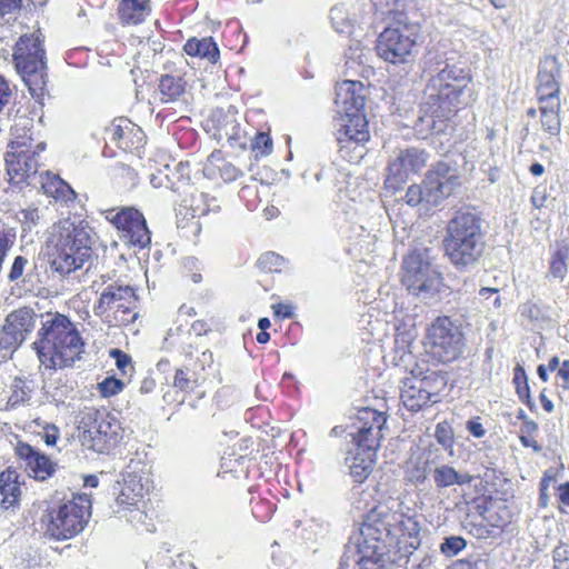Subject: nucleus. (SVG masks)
<instances>
[{
  "label": "nucleus",
  "mask_w": 569,
  "mask_h": 569,
  "mask_svg": "<svg viewBox=\"0 0 569 569\" xmlns=\"http://www.w3.org/2000/svg\"><path fill=\"white\" fill-rule=\"evenodd\" d=\"M470 74L463 68L446 64L432 76L426 87V104L432 110L419 116L413 123V129L419 136L425 137L436 123L435 118L445 117L448 112L471 100Z\"/></svg>",
  "instance_id": "1"
},
{
  "label": "nucleus",
  "mask_w": 569,
  "mask_h": 569,
  "mask_svg": "<svg viewBox=\"0 0 569 569\" xmlns=\"http://www.w3.org/2000/svg\"><path fill=\"white\" fill-rule=\"evenodd\" d=\"M553 480H555V477L550 473V470H547L540 480L538 505L541 508H546L548 505V501H549L548 489H549L550 482Z\"/></svg>",
  "instance_id": "50"
},
{
  "label": "nucleus",
  "mask_w": 569,
  "mask_h": 569,
  "mask_svg": "<svg viewBox=\"0 0 569 569\" xmlns=\"http://www.w3.org/2000/svg\"><path fill=\"white\" fill-rule=\"evenodd\" d=\"M197 380L192 379L187 370L178 369L174 375L173 386L182 391H191Z\"/></svg>",
  "instance_id": "49"
},
{
  "label": "nucleus",
  "mask_w": 569,
  "mask_h": 569,
  "mask_svg": "<svg viewBox=\"0 0 569 569\" xmlns=\"http://www.w3.org/2000/svg\"><path fill=\"white\" fill-rule=\"evenodd\" d=\"M190 209L192 211V217H197L206 214L209 211H218L220 209V204L214 197L201 193L199 198L193 199Z\"/></svg>",
  "instance_id": "41"
},
{
  "label": "nucleus",
  "mask_w": 569,
  "mask_h": 569,
  "mask_svg": "<svg viewBox=\"0 0 569 569\" xmlns=\"http://www.w3.org/2000/svg\"><path fill=\"white\" fill-rule=\"evenodd\" d=\"M219 172L220 177L227 182H232L242 176V172L236 166L226 161L219 167Z\"/></svg>",
  "instance_id": "56"
},
{
  "label": "nucleus",
  "mask_w": 569,
  "mask_h": 569,
  "mask_svg": "<svg viewBox=\"0 0 569 569\" xmlns=\"http://www.w3.org/2000/svg\"><path fill=\"white\" fill-rule=\"evenodd\" d=\"M460 187L458 163L449 158L433 163L420 183L408 187L403 201L429 212L442 204Z\"/></svg>",
  "instance_id": "4"
},
{
  "label": "nucleus",
  "mask_w": 569,
  "mask_h": 569,
  "mask_svg": "<svg viewBox=\"0 0 569 569\" xmlns=\"http://www.w3.org/2000/svg\"><path fill=\"white\" fill-rule=\"evenodd\" d=\"M569 550L563 542H560L552 551L555 563H563L568 561Z\"/></svg>",
  "instance_id": "59"
},
{
  "label": "nucleus",
  "mask_w": 569,
  "mask_h": 569,
  "mask_svg": "<svg viewBox=\"0 0 569 569\" xmlns=\"http://www.w3.org/2000/svg\"><path fill=\"white\" fill-rule=\"evenodd\" d=\"M186 87L187 81L181 72L162 74L158 84L160 101L163 103L186 101Z\"/></svg>",
  "instance_id": "27"
},
{
  "label": "nucleus",
  "mask_w": 569,
  "mask_h": 569,
  "mask_svg": "<svg viewBox=\"0 0 569 569\" xmlns=\"http://www.w3.org/2000/svg\"><path fill=\"white\" fill-rule=\"evenodd\" d=\"M272 308L277 317H281L283 319H289L293 317V309L290 305L280 302L274 305Z\"/></svg>",
  "instance_id": "60"
},
{
  "label": "nucleus",
  "mask_w": 569,
  "mask_h": 569,
  "mask_svg": "<svg viewBox=\"0 0 569 569\" xmlns=\"http://www.w3.org/2000/svg\"><path fill=\"white\" fill-rule=\"evenodd\" d=\"M548 199L547 189L545 186H537L530 197L531 204L537 208L541 209L546 206V201Z\"/></svg>",
  "instance_id": "57"
},
{
  "label": "nucleus",
  "mask_w": 569,
  "mask_h": 569,
  "mask_svg": "<svg viewBox=\"0 0 569 569\" xmlns=\"http://www.w3.org/2000/svg\"><path fill=\"white\" fill-rule=\"evenodd\" d=\"M520 442L526 448H532L535 452H540L542 450L541 445H539L535 439L530 438V436H519Z\"/></svg>",
  "instance_id": "63"
},
{
  "label": "nucleus",
  "mask_w": 569,
  "mask_h": 569,
  "mask_svg": "<svg viewBox=\"0 0 569 569\" xmlns=\"http://www.w3.org/2000/svg\"><path fill=\"white\" fill-rule=\"evenodd\" d=\"M38 151L20 150L6 154L9 182L17 186L33 184L38 172Z\"/></svg>",
  "instance_id": "19"
},
{
  "label": "nucleus",
  "mask_w": 569,
  "mask_h": 569,
  "mask_svg": "<svg viewBox=\"0 0 569 569\" xmlns=\"http://www.w3.org/2000/svg\"><path fill=\"white\" fill-rule=\"evenodd\" d=\"M467 430L476 438H481L486 435V430L480 422V418H473L467 421Z\"/></svg>",
  "instance_id": "58"
},
{
  "label": "nucleus",
  "mask_w": 569,
  "mask_h": 569,
  "mask_svg": "<svg viewBox=\"0 0 569 569\" xmlns=\"http://www.w3.org/2000/svg\"><path fill=\"white\" fill-rule=\"evenodd\" d=\"M17 456L24 461L26 468L33 473L37 479L44 480L54 472V465L43 453L36 450L28 443L18 442L16 446Z\"/></svg>",
  "instance_id": "23"
},
{
  "label": "nucleus",
  "mask_w": 569,
  "mask_h": 569,
  "mask_svg": "<svg viewBox=\"0 0 569 569\" xmlns=\"http://www.w3.org/2000/svg\"><path fill=\"white\" fill-rule=\"evenodd\" d=\"M91 516V500L88 495H78L51 510L42 519L44 535L56 540H67L81 532Z\"/></svg>",
  "instance_id": "8"
},
{
  "label": "nucleus",
  "mask_w": 569,
  "mask_h": 569,
  "mask_svg": "<svg viewBox=\"0 0 569 569\" xmlns=\"http://www.w3.org/2000/svg\"><path fill=\"white\" fill-rule=\"evenodd\" d=\"M114 512L130 522L139 532H153L156 530L154 511L147 509L144 500L133 501V503H117Z\"/></svg>",
  "instance_id": "21"
},
{
  "label": "nucleus",
  "mask_w": 569,
  "mask_h": 569,
  "mask_svg": "<svg viewBox=\"0 0 569 569\" xmlns=\"http://www.w3.org/2000/svg\"><path fill=\"white\" fill-rule=\"evenodd\" d=\"M548 274L555 279L563 280L568 272L569 240L559 239L550 246Z\"/></svg>",
  "instance_id": "30"
},
{
  "label": "nucleus",
  "mask_w": 569,
  "mask_h": 569,
  "mask_svg": "<svg viewBox=\"0 0 569 569\" xmlns=\"http://www.w3.org/2000/svg\"><path fill=\"white\" fill-rule=\"evenodd\" d=\"M402 283L423 301L433 298L442 284L441 273L432 264L429 250L410 252L402 263Z\"/></svg>",
  "instance_id": "10"
},
{
  "label": "nucleus",
  "mask_w": 569,
  "mask_h": 569,
  "mask_svg": "<svg viewBox=\"0 0 569 569\" xmlns=\"http://www.w3.org/2000/svg\"><path fill=\"white\" fill-rule=\"evenodd\" d=\"M435 462V459L428 458L423 465L417 463L415 467L408 470L409 479L417 483L425 482L428 478L429 471H431V465Z\"/></svg>",
  "instance_id": "46"
},
{
  "label": "nucleus",
  "mask_w": 569,
  "mask_h": 569,
  "mask_svg": "<svg viewBox=\"0 0 569 569\" xmlns=\"http://www.w3.org/2000/svg\"><path fill=\"white\" fill-rule=\"evenodd\" d=\"M431 352L442 362L458 359L463 350V335L449 318H438L429 329Z\"/></svg>",
  "instance_id": "14"
},
{
  "label": "nucleus",
  "mask_w": 569,
  "mask_h": 569,
  "mask_svg": "<svg viewBox=\"0 0 569 569\" xmlns=\"http://www.w3.org/2000/svg\"><path fill=\"white\" fill-rule=\"evenodd\" d=\"M189 56L200 57L208 59L209 62L216 63L219 59V49L217 43L211 37L198 39H190L183 47Z\"/></svg>",
  "instance_id": "35"
},
{
  "label": "nucleus",
  "mask_w": 569,
  "mask_h": 569,
  "mask_svg": "<svg viewBox=\"0 0 569 569\" xmlns=\"http://www.w3.org/2000/svg\"><path fill=\"white\" fill-rule=\"evenodd\" d=\"M149 12V0H121L119 6L120 20L127 24L142 22Z\"/></svg>",
  "instance_id": "34"
},
{
  "label": "nucleus",
  "mask_w": 569,
  "mask_h": 569,
  "mask_svg": "<svg viewBox=\"0 0 569 569\" xmlns=\"http://www.w3.org/2000/svg\"><path fill=\"white\" fill-rule=\"evenodd\" d=\"M122 486L116 499L117 503L130 505L143 500L149 490V468L140 459H131L122 471Z\"/></svg>",
  "instance_id": "17"
},
{
  "label": "nucleus",
  "mask_w": 569,
  "mask_h": 569,
  "mask_svg": "<svg viewBox=\"0 0 569 569\" xmlns=\"http://www.w3.org/2000/svg\"><path fill=\"white\" fill-rule=\"evenodd\" d=\"M417 378L421 383V388L425 395L428 396L430 403L438 402L439 395L446 389L448 385L449 379L447 372L431 369L426 371L419 370L417 372Z\"/></svg>",
  "instance_id": "29"
},
{
  "label": "nucleus",
  "mask_w": 569,
  "mask_h": 569,
  "mask_svg": "<svg viewBox=\"0 0 569 569\" xmlns=\"http://www.w3.org/2000/svg\"><path fill=\"white\" fill-rule=\"evenodd\" d=\"M393 518L396 513L385 508H372L366 516L359 533L351 538L357 547L358 559L355 562L359 569H396L388 557L396 540V532L391 530Z\"/></svg>",
  "instance_id": "3"
},
{
  "label": "nucleus",
  "mask_w": 569,
  "mask_h": 569,
  "mask_svg": "<svg viewBox=\"0 0 569 569\" xmlns=\"http://www.w3.org/2000/svg\"><path fill=\"white\" fill-rule=\"evenodd\" d=\"M123 382L114 377H108L99 383V390L103 397H111L123 389Z\"/></svg>",
  "instance_id": "48"
},
{
  "label": "nucleus",
  "mask_w": 569,
  "mask_h": 569,
  "mask_svg": "<svg viewBox=\"0 0 569 569\" xmlns=\"http://www.w3.org/2000/svg\"><path fill=\"white\" fill-rule=\"evenodd\" d=\"M13 98V88L4 77L0 76V113L12 102Z\"/></svg>",
  "instance_id": "51"
},
{
  "label": "nucleus",
  "mask_w": 569,
  "mask_h": 569,
  "mask_svg": "<svg viewBox=\"0 0 569 569\" xmlns=\"http://www.w3.org/2000/svg\"><path fill=\"white\" fill-rule=\"evenodd\" d=\"M387 422V418L382 412L371 408L359 410L357 416L355 433L352 439L359 448L378 449L380 446L381 430Z\"/></svg>",
  "instance_id": "18"
},
{
  "label": "nucleus",
  "mask_w": 569,
  "mask_h": 569,
  "mask_svg": "<svg viewBox=\"0 0 569 569\" xmlns=\"http://www.w3.org/2000/svg\"><path fill=\"white\" fill-rule=\"evenodd\" d=\"M342 123L337 130L339 143L355 142L357 144L369 140L368 121L362 112H348L341 118Z\"/></svg>",
  "instance_id": "22"
},
{
  "label": "nucleus",
  "mask_w": 569,
  "mask_h": 569,
  "mask_svg": "<svg viewBox=\"0 0 569 569\" xmlns=\"http://www.w3.org/2000/svg\"><path fill=\"white\" fill-rule=\"evenodd\" d=\"M400 397L405 407L410 411H418L423 406L430 403L428 396L425 395L421 388L416 371H412L410 377L403 379Z\"/></svg>",
  "instance_id": "28"
},
{
  "label": "nucleus",
  "mask_w": 569,
  "mask_h": 569,
  "mask_svg": "<svg viewBox=\"0 0 569 569\" xmlns=\"http://www.w3.org/2000/svg\"><path fill=\"white\" fill-rule=\"evenodd\" d=\"M539 427L538 423L533 420H525L520 427V436H532L538 431Z\"/></svg>",
  "instance_id": "61"
},
{
  "label": "nucleus",
  "mask_w": 569,
  "mask_h": 569,
  "mask_svg": "<svg viewBox=\"0 0 569 569\" xmlns=\"http://www.w3.org/2000/svg\"><path fill=\"white\" fill-rule=\"evenodd\" d=\"M557 490L559 500L569 507V481L559 485Z\"/></svg>",
  "instance_id": "64"
},
{
  "label": "nucleus",
  "mask_w": 569,
  "mask_h": 569,
  "mask_svg": "<svg viewBox=\"0 0 569 569\" xmlns=\"http://www.w3.org/2000/svg\"><path fill=\"white\" fill-rule=\"evenodd\" d=\"M282 264V257L274 252H267L258 259V266L266 271H272Z\"/></svg>",
  "instance_id": "52"
},
{
  "label": "nucleus",
  "mask_w": 569,
  "mask_h": 569,
  "mask_svg": "<svg viewBox=\"0 0 569 569\" xmlns=\"http://www.w3.org/2000/svg\"><path fill=\"white\" fill-rule=\"evenodd\" d=\"M432 478L437 489L441 490L455 485L462 486L472 481L468 472L457 471L449 465H437L432 470Z\"/></svg>",
  "instance_id": "32"
},
{
  "label": "nucleus",
  "mask_w": 569,
  "mask_h": 569,
  "mask_svg": "<svg viewBox=\"0 0 569 569\" xmlns=\"http://www.w3.org/2000/svg\"><path fill=\"white\" fill-rule=\"evenodd\" d=\"M513 383L519 399L533 412L537 411V406L531 398L530 387L528 383V376L522 366L517 365L513 369Z\"/></svg>",
  "instance_id": "37"
},
{
  "label": "nucleus",
  "mask_w": 569,
  "mask_h": 569,
  "mask_svg": "<svg viewBox=\"0 0 569 569\" xmlns=\"http://www.w3.org/2000/svg\"><path fill=\"white\" fill-rule=\"evenodd\" d=\"M13 61L31 94H44L48 82L47 62L39 37L21 36L13 49Z\"/></svg>",
  "instance_id": "7"
},
{
  "label": "nucleus",
  "mask_w": 569,
  "mask_h": 569,
  "mask_svg": "<svg viewBox=\"0 0 569 569\" xmlns=\"http://www.w3.org/2000/svg\"><path fill=\"white\" fill-rule=\"evenodd\" d=\"M430 154L422 148L407 146L395 149L388 161L386 182L397 188L411 174L419 173L427 166Z\"/></svg>",
  "instance_id": "15"
},
{
  "label": "nucleus",
  "mask_w": 569,
  "mask_h": 569,
  "mask_svg": "<svg viewBox=\"0 0 569 569\" xmlns=\"http://www.w3.org/2000/svg\"><path fill=\"white\" fill-rule=\"evenodd\" d=\"M136 306V292L132 287L119 282L106 286L97 303L93 306L96 316L109 318L113 312V320L119 325H128L136 320L133 312Z\"/></svg>",
  "instance_id": "11"
},
{
  "label": "nucleus",
  "mask_w": 569,
  "mask_h": 569,
  "mask_svg": "<svg viewBox=\"0 0 569 569\" xmlns=\"http://www.w3.org/2000/svg\"><path fill=\"white\" fill-rule=\"evenodd\" d=\"M110 357L116 360L117 368L122 372L127 373V369H132L131 357L120 349H111Z\"/></svg>",
  "instance_id": "54"
},
{
  "label": "nucleus",
  "mask_w": 569,
  "mask_h": 569,
  "mask_svg": "<svg viewBox=\"0 0 569 569\" xmlns=\"http://www.w3.org/2000/svg\"><path fill=\"white\" fill-rule=\"evenodd\" d=\"M106 220L120 232V238L134 247L144 248L151 242L143 214L133 207L111 208L102 211Z\"/></svg>",
  "instance_id": "13"
},
{
  "label": "nucleus",
  "mask_w": 569,
  "mask_h": 569,
  "mask_svg": "<svg viewBox=\"0 0 569 569\" xmlns=\"http://www.w3.org/2000/svg\"><path fill=\"white\" fill-rule=\"evenodd\" d=\"M24 229L31 230L38 226L41 219V214L38 208L30 207L21 211Z\"/></svg>",
  "instance_id": "55"
},
{
  "label": "nucleus",
  "mask_w": 569,
  "mask_h": 569,
  "mask_svg": "<svg viewBox=\"0 0 569 569\" xmlns=\"http://www.w3.org/2000/svg\"><path fill=\"white\" fill-rule=\"evenodd\" d=\"M466 540L460 536L447 537L440 545V550L447 557H453L466 548Z\"/></svg>",
  "instance_id": "45"
},
{
  "label": "nucleus",
  "mask_w": 569,
  "mask_h": 569,
  "mask_svg": "<svg viewBox=\"0 0 569 569\" xmlns=\"http://www.w3.org/2000/svg\"><path fill=\"white\" fill-rule=\"evenodd\" d=\"M377 449L359 448L346 457V465L356 482H362L372 471Z\"/></svg>",
  "instance_id": "26"
},
{
  "label": "nucleus",
  "mask_w": 569,
  "mask_h": 569,
  "mask_svg": "<svg viewBox=\"0 0 569 569\" xmlns=\"http://www.w3.org/2000/svg\"><path fill=\"white\" fill-rule=\"evenodd\" d=\"M446 253L456 266H469L483 250L481 219L476 212H457L447 227Z\"/></svg>",
  "instance_id": "6"
},
{
  "label": "nucleus",
  "mask_w": 569,
  "mask_h": 569,
  "mask_svg": "<svg viewBox=\"0 0 569 569\" xmlns=\"http://www.w3.org/2000/svg\"><path fill=\"white\" fill-rule=\"evenodd\" d=\"M52 242L50 267L62 278L82 268L92 256L91 230L82 222L74 226L69 221H63L54 226Z\"/></svg>",
  "instance_id": "5"
},
{
  "label": "nucleus",
  "mask_w": 569,
  "mask_h": 569,
  "mask_svg": "<svg viewBox=\"0 0 569 569\" xmlns=\"http://www.w3.org/2000/svg\"><path fill=\"white\" fill-rule=\"evenodd\" d=\"M497 500L491 496H481L477 499V510L480 516L483 517L491 526H496L495 521L498 517V511L496 510Z\"/></svg>",
  "instance_id": "40"
},
{
  "label": "nucleus",
  "mask_w": 569,
  "mask_h": 569,
  "mask_svg": "<svg viewBox=\"0 0 569 569\" xmlns=\"http://www.w3.org/2000/svg\"><path fill=\"white\" fill-rule=\"evenodd\" d=\"M252 149L259 151L261 156L269 154L272 149V140L269 134L263 132L257 133L252 143Z\"/></svg>",
  "instance_id": "53"
},
{
  "label": "nucleus",
  "mask_w": 569,
  "mask_h": 569,
  "mask_svg": "<svg viewBox=\"0 0 569 569\" xmlns=\"http://www.w3.org/2000/svg\"><path fill=\"white\" fill-rule=\"evenodd\" d=\"M557 375L563 379V385L562 387L565 389H569V359L568 360H563L561 366L559 367L558 369V372Z\"/></svg>",
  "instance_id": "62"
},
{
  "label": "nucleus",
  "mask_w": 569,
  "mask_h": 569,
  "mask_svg": "<svg viewBox=\"0 0 569 569\" xmlns=\"http://www.w3.org/2000/svg\"><path fill=\"white\" fill-rule=\"evenodd\" d=\"M30 266L29 260L23 256H17L10 267L8 280L10 282H27L29 273L27 272Z\"/></svg>",
  "instance_id": "42"
},
{
  "label": "nucleus",
  "mask_w": 569,
  "mask_h": 569,
  "mask_svg": "<svg viewBox=\"0 0 569 569\" xmlns=\"http://www.w3.org/2000/svg\"><path fill=\"white\" fill-rule=\"evenodd\" d=\"M10 389L11 395L7 401V409H16L29 402L32 388L22 378L16 377Z\"/></svg>",
  "instance_id": "38"
},
{
  "label": "nucleus",
  "mask_w": 569,
  "mask_h": 569,
  "mask_svg": "<svg viewBox=\"0 0 569 569\" xmlns=\"http://www.w3.org/2000/svg\"><path fill=\"white\" fill-rule=\"evenodd\" d=\"M361 89L362 84L360 82L346 81L338 90L336 102H342L345 114H348V112H362L366 98L358 92Z\"/></svg>",
  "instance_id": "31"
},
{
  "label": "nucleus",
  "mask_w": 569,
  "mask_h": 569,
  "mask_svg": "<svg viewBox=\"0 0 569 569\" xmlns=\"http://www.w3.org/2000/svg\"><path fill=\"white\" fill-rule=\"evenodd\" d=\"M131 126L132 123L129 120L120 118L112 122V124L107 129V133L111 141L117 142L123 139L126 130Z\"/></svg>",
  "instance_id": "47"
},
{
  "label": "nucleus",
  "mask_w": 569,
  "mask_h": 569,
  "mask_svg": "<svg viewBox=\"0 0 569 569\" xmlns=\"http://www.w3.org/2000/svg\"><path fill=\"white\" fill-rule=\"evenodd\" d=\"M391 530L396 532L393 545L399 548L416 550L420 546V527L416 520L403 515H397L392 519Z\"/></svg>",
  "instance_id": "24"
},
{
  "label": "nucleus",
  "mask_w": 569,
  "mask_h": 569,
  "mask_svg": "<svg viewBox=\"0 0 569 569\" xmlns=\"http://www.w3.org/2000/svg\"><path fill=\"white\" fill-rule=\"evenodd\" d=\"M22 0H0V23L7 24L16 20L20 11Z\"/></svg>",
  "instance_id": "44"
},
{
  "label": "nucleus",
  "mask_w": 569,
  "mask_h": 569,
  "mask_svg": "<svg viewBox=\"0 0 569 569\" xmlns=\"http://www.w3.org/2000/svg\"><path fill=\"white\" fill-rule=\"evenodd\" d=\"M540 103L541 124L545 131L551 136H557L561 129L559 117L560 100L543 101Z\"/></svg>",
  "instance_id": "36"
},
{
  "label": "nucleus",
  "mask_w": 569,
  "mask_h": 569,
  "mask_svg": "<svg viewBox=\"0 0 569 569\" xmlns=\"http://www.w3.org/2000/svg\"><path fill=\"white\" fill-rule=\"evenodd\" d=\"M37 313L32 308L21 307L7 315L0 328V349L16 350L33 331Z\"/></svg>",
  "instance_id": "16"
},
{
  "label": "nucleus",
  "mask_w": 569,
  "mask_h": 569,
  "mask_svg": "<svg viewBox=\"0 0 569 569\" xmlns=\"http://www.w3.org/2000/svg\"><path fill=\"white\" fill-rule=\"evenodd\" d=\"M435 437L437 442L445 449L449 450L450 455L453 453L455 437L450 425L446 421L439 422L436 426Z\"/></svg>",
  "instance_id": "43"
},
{
  "label": "nucleus",
  "mask_w": 569,
  "mask_h": 569,
  "mask_svg": "<svg viewBox=\"0 0 569 569\" xmlns=\"http://www.w3.org/2000/svg\"><path fill=\"white\" fill-rule=\"evenodd\" d=\"M420 26L417 23H398L385 29L377 41V53L392 64L412 67L418 52Z\"/></svg>",
  "instance_id": "9"
},
{
  "label": "nucleus",
  "mask_w": 569,
  "mask_h": 569,
  "mask_svg": "<svg viewBox=\"0 0 569 569\" xmlns=\"http://www.w3.org/2000/svg\"><path fill=\"white\" fill-rule=\"evenodd\" d=\"M32 348L42 366L57 369L80 360L84 342L76 325L64 315L56 313L42 322Z\"/></svg>",
  "instance_id": "2"
},
{
  "label": "nucleus",
  "mask_w": 569,
  "mask_h": 569,
  "mask_svg": "<svg viewBox=\"0 0 569 569\" xmlns=\"http://www.w3.org/2000/svg\"><path fill=\"white\" fill-rule=\"evenodd\" d=\"M1 507L9 509L14 507L21 495L18 475L13 470H6L0 475Z\"/></svg>",
  "instance_id": "33"
},
{
  "label": "nucleus",
  "mask_w": 569,
  "mask_h": 569,
  "mask_svg": "<svg viewBox=\"0 0 569 569\" xmlns=\"http://www.w3.org/2000/svg\"><path fill=\"white\" fill-rule=\"evenodd\" d=\"M561 67L556 56H546L539 61L537 73L539 102L560 100Z\"/></svg>",
  "instance_id": "20"
},
{
  "label": "nucleus",
  "mask_w": 569,
  "mask_h": 569,
  "mask_svg": "<svg viewBox=\"0 0 569 569\" xmlns=\"http://www.w3.org/2000/svg\"><path fill=\"white\" fill-rule=\"evenodd\" d=\"M212 121L216 123V136L219 140H227L231 147H244L241 140V129L230 111L218 109L212 112Z\"/></svg>",
  "instance_id": "25"
},
{
  "label": "nucleus",
  "mask_w": 569,
  "mask_h": 569,
  "mask_svg": "<svg viewBox=\"0 0 569 569\" xmlns=\"http://www.w3.org/2000/svg\"><path fill=\"white\" fill-rule=\"evenodd\" d=\"M118 428L117 423H111L104 413L96 409L84 411L79 421L82 445L99 453L107 452L117 443Z\"/></svg>",
  "instance_id": "12"
},
{
  "label": "nucleus",
  "mask_w": 569,
  "mask_h": 569,
  "mask_svg": "<svg viewBox=\"0 0 569 569\" xmlns=\"http://www.w3.org/2000/svg\"><path fill=\"white\" fill-rule=\"evenodd\" d=\"M547 311V307H541L531 301H527L526 303L520 306V315L535 325L551 321V318L549 317Z\"/></svg>",
  "instance_id": "39"
}]
</instances>
